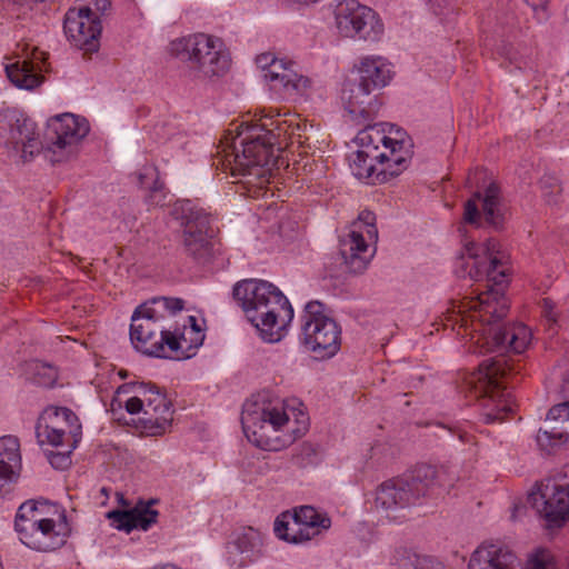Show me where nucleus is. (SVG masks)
I'll return each instance as SVG.
<instances>
[{
  "label": "nucleus",
  "mask_w": 569,
  "mask_h": 569,
  "mask_svg": "<svg viewBox=\"0 0 569 569\" xmlns=\"http://www.w3.org/2000/svg\"><path fill=\"white\" fill-rule=\"evenodd\" d=\"M462 244L456 273L475 281L486 280L488 290L479 292L476 298L453 302L447 310L445 326L457 330L462 338L470 337L481 353H522L531 341L530 329L523 323H499L508 313L509 302L502 291L508 268L500 257L498 242L488 239L477 244L463 236Z\"/></svg>",
  "instance_id": "f257e3e1"
},
{
  "label": "nucleus",
  "mask_w": 569,
  "mask_h": 569,
  "mask_svg": "<svg viewBox=\"0 0 569 569\" xmlns=\"http://www.w3.org/2000/svg\"><path fill=\"white\" fill-rule=\"evenodd\" d=\"M306 124L281 119L276 110L261 111L254 123L242 122L223 136L213 164L232 176L248 178V182L261 186L269 181L272 167L277 163L276 151L283 147L303 148L309 138L305 134Z\"/></svg>",
  "instance_id": "f03ea898"
},
{
  "label": "nucleus",
  "mask_w": 569,
  "mask_h": 569,
  "mask_svg": "<svg viewBox=\"0 0 569 569\" xmlns=\"http://www.w3.org/2000/svg\"><path fill=\"white\" fill-rule=\"evenodd\" d=\"M247 439L267 451H280L308 430L309 418L283 401L247 403L241 413Z\"/></svg>",
  "instance_id": "7ed1b4c3"
},
{
  "label": "nucleus",
  "mask_w": 569,
  "mask_h": 569,
  "mask_svg": "<svg viewBox=\"0 0 569 569\" xmlns=\"http://www.w3.org/2000/svg\"><path fill=\"white\" fill-rule=\"evenodd\" d=\"M233 298L248 320L269 342L279 341L293 319V308L273 283L259 279H244L233 287Z\"/></svg>",
  "instance_id": "20e7f679"
},
{
  "label": "nucleus",
  "mask_w": 569,
  "mask_h": 569,
  "mask_svg": "<svg viewBox=\"0 0 569 569\" xmlns=\"http://www.w3.org/2000/svg\"><path fill=\"white\" fill-rule=\"evenodd\" d=\"M14 530L24 546L40 552L61 548L71 532L62 507L37 500H28L19 507Z\"/></svg>",
  "instance_id": "39448f33"
},
{
  "label": "nucleus",
  "mask_w": 569,
  "mask_h": 569,
  "mask_svg": "<svg viewBox=\"0 0 569 569\" xmlns=\"http://www.w3.org/2000/svg\"><path fill=\"white\" fill-rule=\"evenodd\" d=\"M509 370L502 357L487 359L465 378L461 386L462 391L481 400L489 421H502L512 411L513 401L506 387Z\"/></svg>",
  "instance_id": "423d86ee"
},
{
  "label": "nucleus",
  "mask_w": 569,
  "mask_h": 569,
  "mask_svg": "<svg viewBox=\"0 0 569 569\" xmlns=\"http://www.w3.org/2000/svg\"><path fill=\"white\" fill-rule=\"evenodd\" d=\"M170 50L181 61L188 63L197 79L223 77L230 68V54L223 41L207 33H193L170 43Z\"/></svg>",
  "instance_id": "0eeeda50"
},
{
  "label": "nucleus",
  "mask_w": 569,
  "mask_h": 569,
  "mask_svg": "<svg viewBox=\"0 0 569 569\" xmlns=\"http://www.w3.org/2000/svg\"><path fill=\"white\" fill-rule=\"evenodd\" d=\"M393 126L387 123L367 124L360 130L355 143L365 157L380 158L387 161V167L380 170L386 176H399L410 162V151L402 139V132L396 131V137H390Z\"/></svg>",
  "instance_id": "6e6552de"
},
{
  "label": "nucleus",
  "mask_w": 569,
  "mask_h": 569,
  "mask_svg": "<svg viewBox=\"0 0 569 569\" xmlns=\"http://www.w3.org/2000/svg\"><path fill=\"white\" fill-rule=\"evenodd\" d=\"M179 298L157 297L140 305L131 317L130 339L134 348L142 353H162L161 345L156 341L163 329L167 317L183 309Z\"/></svg>",
  "instance_id": "1a4fd4ad"
},
{
  "label": "nucleus",
  "mask_w": 569,
  "mask_h": 569,
  "mask_svg": "<svg viewBox=\"0 0 569 569\" xmlns=\"http://www.w3.org/2000/svg\"><path fill=\"white\" fill-rule=\"evenodd\" d=\"M301 318V340L305 347L322 358H331L341 347V328L328 316L320 301L305 306Z\"/></svg>",
  "instance_id": "9d476101"
},
{
  "label": "nucleus",
  "mask_w": 569,
  "mask_h": 569,
  "mask_svg": "<svg viewBox=\"0 0 569 569\" xmlns=\"http://www.w3.org/2000/svg\"><path fill=\"white\" fill-rule=\"evenodd\" d=\"M378 240L376 216L369 210L359 213L352 222L350 231L340 240V253L352 273L363 272L375 256V244Z\"/></svg>",
  "instance_id": "9b49d317"
},
{
  "label": "nucleus",
  "mask_w": 569,
  "mask_h": 569,
  "mask_svg": "<svg viewBox=\"0 0 569 569\" xmlns=\"http://www.w3.org/2000/svg\"><path fill=\"white\" fill-rule=\"evenodd\" d=\"M335 26L341 37L377 42L385 28L377 13L357 0L340 1L335 8Z\"/></svg>",
  "instance_id": "f8f14e48"
},
{
  "label": "nucleus",
  "mask_w": 569,
  "mask_h": 569,
  "mask_svg": "<svg viewBox=\"0 0 569 569\" xmlns=\"http://www.w3.org/2000/svg\"><path fill=\"white\" fill-rule=\"evenodd\" d=\"M36 436L40 445L68 447L73 451L80 441L81 425L69 408L50 406L38 418Z\"/></svg>",
  "instance_id": "ddd939ff"
},
{
  "label": "nucleus",
  "mask_w": 569,
  "mask_h": 569,
  "mask_svg": "<svg viewBox=\"0 0 569 569\" xmlns=\"http://www.w3.org/2000/svg\"><path fill=\"white\" fill-rule=\"evenodd\" d=\"M330 527V517L312 506H300L293 513L283 512L274 521L277 537L291 543L310 541Z\"/></svg>",
  "instance_id": "4468645a"
},
{
  "label": "nucleus",
  "mask_w": 569,
  "mask_h": 569,
  "mask_svg": "<svg viewBox=\"0 0 569 569\" xmlns=\"http://www.w3.org/2000/svg\"><path fill=\"white\" fill-rule=\"evenodd\" d=\"M172 213L180 221L186 252L197 260L208 257L210 252L208 239L210 216L206 210L191 200H182L174 204Z\"/></svg>",
  "instance_id": "2eb2a0df"
},
{
  "label": "nucleus",
  "mask_w": 569,
  "mask_h": 569,
  "mask_svg": "<svg viewBox=\"0 0 569 569\" xmlns=\"http://www.w3.org/2000/svg\"><path fill=\"white\" fill-rule=\"evenodd\" d=\"M89 132L88 122L71 113L58 114L48 120L44 139L48 151L53 156L50 160L59 162L74 152L77 144Z\"/></svg>",
  "instance_id": "dca6fc26"
},
{
  "label": "nucleus",
  "mask_w": 569,
  "mask_h": 569,
  "mask_svg": "<svg viewBox=\"0 0 569 569\" xmlns=\"http://www.w3.org/2000/svg\"><path fill=\"white\" fill-rule=\"evenodd\" d=\"M482 219L492 228L499 230L507 219V211L501 203L500 189L491 182L482 192L476 191L467 200L463 210V221L476 227L481 226Z\"/></svg>",
  "instance_id": "f3484780"
},
{
  "label": "nucleus",
  "mask_w": 569,
  "mask_h": 569,
  "mask_svg": "<svg viewBox=\"0 0 569 569\" xmlns=\"http://www.w3.org/2000/svg\"><path fill=\"white\" fill-rule=\"evenodd\" d=\"M418 505L402 477L383 481L376 490L375 509L390 521L401 522L407 511Z\"/></svg>",
  "instance_id": "a211bd4d"
},
{
  "label": "nucleus",
  "mask_w": 569,
  "mask_h": 569,
  "mask_svg": "<svg viewBox=\"0 0 569 569\" xmlns=\"http://www.w3.org/2000/svg\"><path fill=\"white\" fill-rule=\"evenodd\" d=\"M68 39L84 52L92 53L100 47L101 20L92 16L90 8H70L63 22Z\"/></svg>",
  "instance_id": "6ab92c4d"
},
{
  "label": "nucleus",
  "mask_w": 569,
  "mask_h": 569,
  "mask_svg": "<svg viewBox=\"0 0 569 569\" xmlns=\"http://www.w3.org/2000/svg\"><path fill=\"white\" fill-rule=\"evenodd\" d=\"M415 495L417 503L421 498H438L447 493L453 483L447 469L431 465H418L415 469L402 477Z\"/></svg>",
  "instance_id": "aec40b11"
},
{
  "label": "nucleus",
  "mask_w": 569,
  "mask_h": 569,
  "mask_svg": "<svg viewBox=\"0 0 569 569\" xmlns=\"http://www.w3.org/2000/svg\"><path fill=\"white\" fill-rule=\"evenodd\" d=\"M532 507L550 525H560L569 519V487L547 482L529 497Z\"/></svg>",
  "instance_id": "412c9836"
},
{
  "label": "nucleus",
  "mask_w": 569,
  "mask_h": 569,
  "mask_svg": "<svg viewBox=\"0 0 569 569\" xmlns=\"http://www.w3.org/2000/svg\"><path fill=\"white\" fill-rule=\"evenodd\" d=\"M373 90L357 78L343 86L341 98L345 108L357 124L373 120L380 109V102L371 94Z\"/></svg>",
  "instance_id": "4be33fe9"
},
{
  "label": "nucleus",
  "mask_w": 569,
  "mask_h": 569,
  "mask_svg": "<svg viewBox=\"0 0 569 569\" xmlns=\"http://www.w3.org/2000/svg\"><path fill=\"white\" fill-rule=\"evenodd\" d=\"M137 393L143 397L144 417L142 421L152 435H161L170 426L172 412L170 402L158 387L150 383H138Z\"/></svg>",
  "instance_id": "5701e85b"
},
{
  "label": "nucleus",
  "mask_w": 569,
  "mask_h": 569,
  "mask_svg": "<svg viewBox=\"0 0 569 569\" xmlns=\"http://www.w3.org/2000/svg\"><path fill=\"white\" fill-rule=\"evenodd\" d=\"M296 63L276 59L270 69L262 74L272 89L282 90L287 96L305 94L311 88V80L297 72Z\"/></svg>",
  "instance_id": "b1692460"
},
{
  "label": "nucleus",
  "mask_w": 569,
  "mask_h": 569,
  "mask_svg": "<svg viewBox=\"0 0 569 569\" xmlns=\"http://www.w3.org/2000/svg\"><path fill=\"white\" fill-rule=\"evenodd\" d=\"M10 126L9 141L13 149L21 152L23 162L29 161L40 150V142L36 131V123L18 112H11L8 116Z\"/></svg>",
  "instance_id": "393cba45"
},
{
  "label": "nucleus",
  "mask_w": 569,
  "mask_h": 569,
  "mask_svg": "<svg viewBox=\"0 0 569 569\" xmlns=\"http://www.w3.org/2000/svg\"><path fill=\"white\" fill-rule=\"evenodd\" d=\"M519 559L507 546L481 543L471 555L468 569H518Z\"/></svg>",
  "instance_id": "a878e982"
},
{
  "label": "nucleus",
  "mask_w": 569,
  "mask_h": 569,
  "mask_svg": "<svg viewBox=\"0 0 569 569\" xmlns=\"http://www.w3.org/2000/svg\"><path fill=\"white\" fill-rule=\"evenodd\" d=\"M21 470L20 442L14 436L0 437V496L16 482Z\"/></svg>",
  "instance_id": "bb28decb"
},
{
  "label": "nucleus",
  "mask_w": 569,
  "mask_h": 569,
  "mask_svg": "<svg viewBox=\"0 0 569 569\" xmlns=\"http://www.w3.org/2000/svg\"><path fill=\"white\" fill-rule=\"evenodd\" d=\"M261 549L262 536L251 527L244 529L228 545V553L232 563L240 567L256 561L262 553Z\"/></svg>",
  "instance_id": "cd10ccee"
},
{
  "label": "nucleus",
  "mask_w": 569,
  "mask_h": 569,
  "mask_svg": "<svg viewBox=\"0 0 569 569\" xmlns=\"http://www.w3.org/2000/svg\"><path fill=\"white\" fill-rule=\"evenodd\" d=\"M357 79L377 90L386 87L391 78L390 63L381 56H367L357 66Z\"/></svg>",
  "instance_id": "c85d7f7f"
},
{
  "label": "nucleus",
  "mask_w": 569,
  "mask_h": 569,
  "mask_svg": "<svg viewBox=\"0 0 569 569\" xmlns=\"http://www.w3.org/2000/svg\"><path fill=\"white\" fill-rule=\"evenodd\" d=\"M43 53L33 49L32 59L24 58L6 66L9 80L18 88L33 89L40 83L41 56Z\"/></svg>",
  "instance_id": "c756f323"
},
{
  "label": "nucleus",
  "mask_w": 569,
  "mask_h": 569,
  "mask_svg": "<svg viewBox=\"0 0 569 569\" xmlns=\"http://www.w3.org/2000/svg\"><path fill=\"white\" fill-rule=\"evenodd\" d=\"M387 167V161H380V158L365 157L361 151L357 150L351 160L350 168L353 176L367 183H376L387 181L395 176H386L380 170Z\"/></svg>",
  "instance_id": "7c9ffc66"
},
{
  "label": "nucleus",
  "mask_w": 569,
  "mask_h": 569,
  "mask_svg": "<svg viewBox=\"0 0 569 569\" xmlns=\"http://www.w3.org/2000/svg\"><path fill=\"white\" fill-rule=\"evenodd\" d=\"M180 342V353L186 359L191 358L196 350L203 343L204 332L197 318L188 316L181 329H176Z\"/></svg>",
  "instance_id": "2f4dec72"
},
{
  "label": "nucleus",
  "mask_w": 569,
  "mask_h": 569,
  "mask_svg": "<svg viewBox=\"0 0 569 569\" xmlns=\"http://www.w3.org/2000/svg\"><path fill=\"white\" fill-rule=\"evenodd\" d=\"M142 188L149 190L148 201L154 206L164 204V182L159 178L158 169L153 166L144 167L138 176Z\"/></svg>",
  "instance_id": "473e14b6"
},
{
  "label": "nucleus",
  "mask_w": 569,
  "mask_h": 569,
  "mask_svg": "<svg viewBox=\"0 0 569 569\" xmlns=\"http://www.w3.org/2000/svg\"><path fill=\"white\" fill-rule=\"evenodd\" d=\"M537 443L547 453H556L568 446L569 435L559 428L540 429L537 433Z\"/></svg>",
  "instance_id": "72a5a7b5"
},
{
  "label": "nucleus",
  "mask_w": 569,
  "mask_h": 569,
  "mask_svg": "<svg viewBox=\"0 0 569 569\" xmlns=\"http://www.w3.org/2000/svg\"><path fill=\"white\" fill-rule=\"evenodd\" d=\"M156 341L158 345H161L163 349L162 353H147L148 356L177 360L186 359L184 356L180 353V342L176 330L171 331L163 327Z\"/></svg>",
  "instance_id": "f704fd0d"
},
{
  "label": "nucleus",
  "mask_w": 569,
  "mask_h": 569,
  "mask_svg": "<svg viewBox=\"0 0 569 569\" xmlns=\"http://www.w3.org/2000/svg\"><path fill=\"white\" fill-rule=\"evenodd\" d=\"M153 502V500L148 502L140 501L130 509V512H132L133 529L140 528L148 530L151 525L156 523L158 511L151 508Z\"/></svg>",
  "instance_id": "c9c22d12"
},
{
  "label": "nucleus",
  "mask_w": 569,
  "mask_h": 569,
  "mask_svg": "<svg viewBox=\"0 0 569 569\" xmlns=\"http://www.w3.org/2000/svg\"><path fill=\"white\" fill-rule=\"evenodd\" d=\"M542 196L548 203H556L557 197L561 193L562 188L555 177L545 176L540 180Z\"/></svg>",
  "instance_id": "e433bc0d"
},
{
  "label": "nucleus",
  "mask_w": 569,
  "mask_h": 569,
  "mask_svg": "<svg viewBox=\"0 0 569 569\" xmlns=\"http://www.w3.org/2000/svg\"><path fill=\"white\" fill-rule=\"evenodd\" d=\"M526 569H556L553 556L548 550H538L529 558Z\"/></svg>",
  "instance_id": "4c0bfd02"
},
{
  "label": "nucleus",
  "mask_w": 569,
  "mask_h": 569,
  "mask_svg": "<svg viewBox=\"0 0 569 569\" xmlns=\"http://www.w3.org/2000/svg\"><path fill=\"white\" fill-rule=\"evenodd\" d=\"M107 517L118 530L130 532L133 529L132 512L130 510H112L107 513Z\"/></svg>",
  "instance_id": "58836bf2"
},
{
  "label": "nucleus",
  "mask_w": 569,
  "mask_h": 569,
  "mask_svg": "<svg viewBox=\"0 0 569 569\" xmlns=\"http://www.w3.org/2000/svg\"><path fill=\"white\" fill-rule=\"evenodd\" d=\"M393 562L402 569H408L409 567H415L417 565L418 556L410 550L402 548L396 551Z\"/></svg>",
  "instance_id": "ea45409f"
},
{
  "label": "nucleus",
  "mask_w": 569,
  "mask_h": 569,
  "mask_svg": "<svg viewBox=\"0 0 569 569\" xmlns=\"http://www.w3.org/2000/svg\"><path fill=\"white\" fill-rule=\"evenodd\" d=\"M63 448L64 449L62 451L52 452L49 456V461H50L51 466L56 469L63 470L71 463L70 453L72 451H69L68 447H63Z\"/></svg>",
  "instance_id": "a19ab883"
},
{
  "label": "nucleus",
  "mask_w": 569,
  "mask_h": 569,
  "mask_svg": "<svg viewBox=\"0 0 569 569\" xmlns=\"http://www.w3.org/2000/svg\"><path fill=\"white\" fill-rule=\"evenodd\" d=\"M134 396L126 400L124 407L130 415L142 413L144 416V401L143 397L137 393V385L133 386Z\"/></svg>",
  "instance_id": "79ce46f5"
},
{
  "label": "nucleus",
  "mask_w": 569,
  "mask_h": 569,
  "mask_svg": "<svg viewBox=\"0 0 569 569\" xmlns=\"http://www.w3.org/2000/svg\"><path fill=\"white\" fill-rule=\"evenodd\" d=\"M547 419L555 421L569 420V400L550 408L547 415Z\"/></svg>",
  "instance_id": "37998d69"
},
{
  "label": "nucleus",
  "mask_w": 569,
  "mask_h": 569,
  "mask_svg": "<svg viewBox=\"0 0 569 569\" xmlns=\"http://www.w3.org/2000/svg\"><path fill=\"white\" fill-rule=\"evenodd\" d=\"M110 0H90L87 6L82 8H90L92 16H96L99 20L110 9Z\"/></svg>",
  "instance_id": "c03bdc74"
},
{
  "label": "nucleus",
  "mask_w": 569,
  "mask_h": 569,
  "mask_svg": "<svg viewBox=\"0 0 569 569\" xmlns=\"http://www.w3.org/2000/svg\"><path fill=\"white\" fill-rule=\"evenodd\" d=\"M276 59L277 58L273 56V53L269 52L262 53L257 57L256 62L257 66L261 69L262 74L266 73L268 69H270L271 64L276 61Z\"/></svg>",
  "instance_id": "a18cd8bd"
},
{
  "label": "nucleus",
  "mask_w": 569,
  "mask_h": 569,
  "mask_svg": "<svg viewBox=\"0 0 569 569\" xmlns=\"http://www.w3.org/2000/svg\"><path fill=\"white\" fill-rule=\"evenodd\" d=\"M532 9L535 12H538V10H545L546 9V6L548 3L549 0H525Z\"/></svg>",
  "instance_id": "49530a36"
},
{
  "label": "nucleus",
  "mask_w": 569,
  "mask_h": 569,
  "mask_svg": "<svg viewBox=\"0 0 569 569\" xmlns=\"http://www.w3.org/2000/svg\"><path fill=\"white\" fill-rule=\"evenodd\" d=\"M450 431H451L452 433H457L458 438H459L462 442H468V441H470L471 436H470L468 432L462 431V430H460L459 428H458V429H455V430H453V429H450Z\"/></svg>",
  "instance_id": "de8ad7c7"
},
{
  "label": "nucleus",
  "mask_w": 569,
  "mask_h": 569,
  "mask_svg": "<svg viewBox=\"0 0 569 569\" xmlns=\"http://www.w3.org/2000/svg\"><path fill=\"white\" fill-rule=\"evenodd\" d=\"M16 2H23L26 4L32 6L39 2H43L44 0H14Z\"/></svg>",
  "instance_id": "09e8293b"
},
{
  "label": "nucleus",
  "mask_w": 569,
  "mask_h": 569,
  "mask_svg": "<svg viewBox=\"0 0 569 569\" xmlns=\"http://www.w3.org/2000/svg\"><path fill=\"white\" fill-rule=\"evenodd\" d=\"M297 2H301V3H313L316 2L317 0H296Z\"/></svg>",
  "instance_id": "8fccbe9b"
},
{
  "label": "nucleus",
  "mask_w": 569,
  "mask_h": 569,
  "mask_svg": "<svg viewBox=\"0 0 569 569\" xmlns=\"http://www.w3.org/2000/svg\"><path fill=\"white\" fill-rule=\"evenodd\" d=\"M547 317H548V319H549V320H551V321H553V322L556 321V318L551 315V311H549V312L547 313Z\"/></svg>",
  "instance_id": "3c124183"
},
{
  "label": "nucleus",
  "mask_w": 569,
  "mask_h": 569,
  "mask_svg": "<svg viewBox=\"0 0 569 569\" xmlns=\"http://www.w3.org/2000/svg\"><path fill=\"white\" fill-rule=\"evenodd\" d=\"M543 303H545V306H546V307H548V306H549V303H550V301L546 299V300L543 301Z\"/></svg>",
  "instance_id": "603ef678"
}]
</instances>
